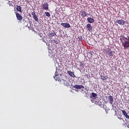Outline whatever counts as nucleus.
Wrapping results in <instances>:
<instances>
[{"label":"nucleus","mask_w":129,"mask_h":129,"mask_svg":"<svg viewBox=\"0 0 129 129\" xmlns=\"http://www.w3.org/2000/svg\"><path fill=\"white\" fill-rule=\"evenodd\" d=\"M87 20H88V22L90 24L93 23L94 22V20L93 19V18H88V19H87Z\"/></svg>","instance_id":"nucleus-13"},{"label":"nucleus","mask_w":129,"mask_h":129,"mask_svg":"<svg viewBox=\"0 0 129 129\" xmlns=\"http://www.w3.org/2000/svg\"><path fill=\"white\" fill-rule=\"evenodd\" d=\"M60 84H63L64 86L67 87L70 86V84L67 82V81L64 80L63 79L60 80Z\"/></svg>","instance_id":"nucleus-3"},{"label":"nucleus","mask_w":129,"mask_h":129,"mask_svg":"<svg viewBox=\"0 0 129 129\" xmlns=\"http://www.w3.org/2000/svg\"><path fill=\"white\" fill-rule=\"evenodd\" d=\"M98 96L97 93H92V96L93 98L96 97Z\"/></svg>","instance_id":"nucleus-23"},{"label":"nucleus","mask_w":129,"mask_h":129,"mask_svg":"<svg viewBox=\"0 0 129 129\" xmlns=\"http://www.w3.org/2000/svg\"><path fill=\"white\" fill-rule=\"evenodd\" d=\"M81 13H83L81 14V16L82 17L84 18V17H86L88 15V14L86 12V11H83Z\"/></svg>","instance_id":"nucleus-16"},{"label":"nucleus","mask_w":129,"mask_h":129,"mask_svg":"<svg viewBox=\"0 0 129 129\" xmlns=\"http://www.w3.org/2000/svg\"><path fill=\"white\" fill-rule=\"evenodd\" d=\"M31 15L33 16V19H34L35 22H38V18L37 17V16H36V12L35 11H33L32 13H31Z\"/></svg>","instance_id":"nucleus-5"},{"label":"nucleus","mask_w":129,"mask_h":129,"mask_svg":"<svg viewBox=\"0 0 129 129\" xmlns=\"http://www.w3.org/2000/svg\"><path fill=\"white\" fill-rule=\"evenodd\" d=\"M80 67H84V64H83V63L82 61H80Z\"/></svg>","instance_id":"nucleus-27"},{"label":"nucleus","mask_w":129,"mask_h":129,"mask_svg":"<svg viewBox=\"0 0 129 129\" xmlns=\"http://www.w3.org/2000/svg\"><path fill=\"white\" fill-rule=\"evenodd\" d=\"M87 28L88 29V30L90 32H92V27L90 24H88L86 26Z\"/></svg>","instance_id":"nucleus-12"},{"label":"nucleus","mask_w":129,"mask_h":129,"mask_svg":"<svg viewBox=\"0 0 129 129\" xmlns=\"http://www.w3.org/2000/svg\"><path fill=\"white\" fill-rule=\"evenodd\" d=\"M111 51L112 50H111L110 49H104L103 53L104 54H108V53Z\"/></svg>","instance_id":"nucleus-18"},{"label":"nucleus","mask_w":129,"mask_h":129,"mask_svg":"<svg viewBox=\"0 0 129 129\" xmlns=\"http://www.w3.org/2000/svg\"><path fill=\"white\" fill-rule=\"evenodd\" d=\"M116 22L119 25H124L125 24V21L123 20H117Z\"/></svg>","instance_id":"nucleus-8"},{"label":"nucleus","mask_w":129,"mask_h":129,"mask_svg":"<svg viewBox=\"0 0 129 129\" xmlns=\"http://www.w3.org/2000/svg\"><path fill=\"white\" fill-rule=\"evenodd\" d=\"M8 4L9 5V7H13V4L12 3V2L9 1Z\"/></svg>","instance_id":"nucleus-26"},{"label":"nucleus","mask_w":129,"mask_h":129,"mask_svg":"<svg viewBox=\"0 0 129 129\" xmlns=\"http://www.w3.org/2000/svg\"><path fill=\"white\" fill-rule=\"evenodd\" d=\"M16 14V18H17V20L21 22L23 20V17L19 13L16 12L15 13Z\"/></svg>","instance_id":"nucleus-4"},{"label":"nucleus","mask_w":129,"mask_h":129,"mask_svg":"<svg viewBox=\"0 0 129 129\" xmlns=\"http://www.w3.org/2000/svg\"><path fill=\"white\" fill-rule=\"evenodd\" d=\"M101 79L103 81L106 80V79H108V77L101 76Z\"/></svg>","instance_id":"nucleus-22"},{"label":"nucleus","mask_w":129,"mask_h":129,"mask_svg":"<svg viewBox=\"0 0 129 129\" xmlns=\"http://www.w3.org/2000/svg\"><path fill=\"white\" fill-rule=\"evenodd\" d=\"M31 24H32V22H29V24H28L27 26H26V27L29 28V30H32V26L31 25Z\"/></svg>","instance_id":"nucleus-17"},{"label":"nucleus","mask_w":129,"mask_h":129,"mask_svg":"<svg viewBox=\"0 0 129 129\" xmlns=\"http://www.w3.org/2000/svg\"><path fill=\"white\" fill-rule=\"evenodd\" d=\"M109 56L112 57L113 56V52L112 51H109L107 54Z\"/></svg>","instance_id":"nucleus-20"},{"label":"nucleus","mask_w":129,"mask_h":129,"mask_svg":"<svg viewBox=\"0 0 129 129\" xmlns=\"http://www.w3.org/2000/svg\"><path fill=\"white\" fill-rule=\"evenodd\" d=\"M118 119H119L120 120H123V118H121V117H118Z\"/></svg>","instance_id":"nucleus-29"},{"label":"nucleus","mask_w":129,"mask_h":129,"mask_svg":"<svg viewBox=\"0 0 129 129\" xmlns=\"http://www.w3.org/2000/svg\"><path fill=\"white\" fill-rule=\"evenodd\" d=\"M74 88L77 89V90H81L82 91H84V87L82 85H75L74 86Z\"/></svg>","instance_id":"nucleus-2"},{"label":"nucleus","mask_w":129,"mask_h":129,"mask_svg":"<svg viewBox=\"0 0 129 129\" xmlns=\"http://www.w3.org/2000/svg\"><path fill=\"white\" fill-rule=\"evenodd\" d=\"M68 74H69V75H70V76L71 77L76 78V76L75 75V73H73V72H72L70 71H68Z\"/></svg>","instance_id":"nucleus-10"},{"label":"nucleus","mask_w":129,"mask_h":129,"mask_svg":"<svg viewBox=\"0 0 129 129\" xmlns=\"http://www.w3.org/2000/svg\"><path fill=\"white\" fill-rule=\"evenodd\" d=\"M55 35H56V33H55V32H49V33H48V36H49V37H53L55 36Z\"/></svg>","instance_id":"nucleus-14"},{"label":"nucleus","mask_w":129,"mask_h":129,"mask_svg":"<svg viewBox=\"0 0 129 129\" xmlns=\"http://www.w3.org/2000/svg\"><path fill=\"white\" fill-rule=\"evenodd\" d=\"M127 127L128 128H129V124H127Z\"/></svg>","instance_id":"nucleus-30"},{"label":"nucleus","mask_w":129,"mask_h":129,"mask_svg":"<svg viewBox=\"0 0 129 129\" xmlns=\"http://www.w3.org/2000/svg\"><path fill=\"white\" fill-rule=\"evenodd\" d=\"M97 105L98 106H100L101 107H103V106H104V105H103L102 104V102H98Z\"/></svg>","instance_id":"nucleus-21"},{"label":"nucleus","mask_w":129,"mask_h":129,"mask_svg":"<svg viewBox=\"0 0 129 129\" xmlns=\"http://www.w3.org/2000/svg\"><path fill=\"white\" fill-rule=\"evenodd\" d=\"M122 114H123L124 116L126 118L129 119V116L127 115V113L125 110H121Z\"/></svg>","instance_id":"nucleus-11"},{"label":"nucleus","mask_w":129,"mask_h":129,"mask_svg":"<svg viewBox=\"0 0 129 129\" xmlns=\"http://www.w3.org/2000/svg\"><path fill=\"white\" fill-rule=\"evenodd\" d=\"M76 91H78V90H76Z\"/></svg>","instance_id":"nucleus-31"},{"label":"nucleus","mask_w":129,"mask_h":129,"mask_svg":"<svg viewBox=\"0 0 129 129\" xmlns=\"http://www.w3.org/2000/svg\"><path fill=\"white\" fill-rule=\"evenodd\" d=\"M42 7L43 10H48L49 9V4L47 3L42 4Z\"/></svg>","instance_id":"nucleus-6"},{"label":"nucleus","mask_w":129,"mask_h":129,"mask_svg":"<svg viewBox=\"0 0 129 129\" xmlns=\"http://www.w3.org/2000/svg\"><path fill=\"white\" fill-rule=\"evenodd\" d=\"M16 7H17L16 10H17V12H20V13H22L23 12L22 11V8L21 7V6L17 5Z\"/></svg>","instance_id":"nucleus-15"},{"label":"nucleus","mask_w":129,"mask_h":129,"mask_svg":"<svg viewBox=\"0 0 129 129\" xmlns=\"http://www.w3.org/2000/svg\"><path fill=\"white\" fill-rule=\"evenodd\" d=\"M109 103L110 105H112L114 102L113 97L112 95L108 96Z\"/></svg>","instance_id":"nucleus-7"},{"label":"nucleus","mask_w":129,"mask_h":129,"mask_svg":"<svg viewBox=\"0 0 129 129\" xmlns=\"http://www.w3.org/2000/svg\"><path fill=\"white\" fill-rule=\"evenodd\" d=\"M44 14L46 15V17H50V14H49V12H48L44 13Z\"/></svg>","instance_id":"nucleus-24"},{"label":"nucleus","mask_w":129,"mask_h":129,"mask_svg":"<svg viewBox=\"0 0 129 129\" xmlns=\"http://www.w3.org/2000/svg\"><path fill=\"white\" fill-rule=\"evenodd\" d=\"M78 39L80 41H82L83 40L82 36H78Z\"/></svg>","instance_id":"nucleus-25"},{"label":"nucleus","mask_w":129,"mask_h":129,"mask_svg":"<svg viewBox=\"0 0 129 129\" xmlns=\"http://www.w3.org/2000/svg\"><path fill=\"white\" fill-rule=\"evenodd\" d=\"M60 25L66 28H70L71 27L70 24H68V23H62L60 24Z\"/></svg>","instance_id":"nucleus-9"},{"label":"nucleus","mask_w":129,"mask_h":129,"mask_svg":"<svg viewBox=\"0 0 129 129\" xmlns=\"http://www.w3.org/2000/svg\"><path fill=\"white\" fill-rule=\"evenodd\" d=\"M54 43L56 44H58V41L54 40Z\"/></svg>","instance_id":"nucleus-28"},{"label":"nucleus","mask_w":129,"mask_h":129,"mask_svg":"<svg viewBox=\"0 0 129 129\" xmlns=\"http://www.w3.org/2000/svg\"><path fill=\"white\" fill-rule=\"evenodd\" d=\"M54 79L56 82H60V79L58 78V76L57 75H55V76L54 77Z\"/></svg>","instance_id":"nucleus-19"},{"label":"nucleus","mask_w":129,"mask_h":129,"mask_svg":"<svg viewBox=\"0 0 129 129\" xmlns=\"http://www.w3.org/2000/svg\"><path fill=\"white\" fill-rule=\"evenodd\" d=\"M120 42L122 43L123 49L125 50L128 49L129 50V35H127V37H125L124 36H122L120 38Z\"/></svg>","instance_id":"nucleus-1"}]
</instances>
